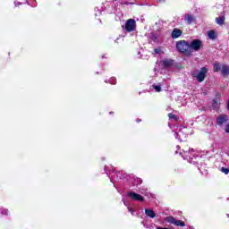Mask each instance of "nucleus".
<instances>
[{
  "label": "nucleus",
  "mask_w": 229,
  "mask_h": 229,
  "mask_svg": "<svg viewBox=\"0 0 229 229\" xmlns=\"http://www.w3.org/2000/svg\"><path fill=\"white\" fill-rule=\"evenodd\" d=\"M179 153L181 157H182L184 160H188L190 164H196V161H192V160L199 157V152L198 150H194L193 148L182 149V152H179Z\"/></svg>",
  "instance_id": "obj_1"
},
{
  "label": "nucleus",
  "mask_w": 229,
  "mask_h": 229,
  "mask_svg": "<svg viewBox=\"0 0 229 229\" xmlns=\"http://www.w3.org/2000/svg\"><path fill=\"white\" fill-rule=\"evenodd\" d=\"M207 72H208V68L202 67L200 70H193L191 72L192 78H195L199 83H203L205 78H207Z\"/></svg>",
  "instance_id": "obj_2"
},
{
  "label": "nucleus",
  "mask_w": 229,
  "mask_h": 229,
  "mask_svg": "<svg viewBox=\"0 0 229 229\" xmlns=\"http://www.w3.org/2000/svg\"><path fill=\"white\" fill-rule=\"evenodd\" d=\"M176 49L179 53H184L188 56L192 55V51H191L190 43L186 40H180L176 42Z\"/></svg>",
  "instance_id": "obj_3"
},
{
  "label": "nucleus",
  "mask_w": 229,
  "mask_h": 229,
  "mask_svg": "<svg viewBox=\"0 0 229 229\" xmlns=\"http://www.w3.org/2000/svg\"><path fill=\"white\" fill-rule=\"evenodd\" d=\"M111 170L108 171V166H105V171L107 176L110 178V182L114 183V182H119L123 177H121V172H116L114 174V175H110V171H113L114 173V166L110 167Z\"/></svg>",
  "instance_id": "obj_4"
},
{
  "label": "nucleus",
  "mask_w": 229,
  "mask_h": 229,
  "mask_svg": "<svg viewBox=\"0 0 229 229\" xmlns=\"http://www.w3.org/2000/svg\"><path fill=\"white\" fill-rule=\"evenodd\" d=\"M137 28V22L133 20V19H129L126 21L125 22V31H127L128 33H131V31H135Z\"/></svg>",
  "instance_id": "obj_5"
},
{
  "label": "nucleus",
  "mask_w": 229,
  "mask_h": 229,
  "mask_svg": "<svg viewBox=\"0 0 229 229\" xmlns=\"http://www.w3.org/2000/svg\"><path fill=\"white\" fill-rule=\"evenodd\" d=\"M201 46H203L201 39H193L190 43V51H199V49H201Z\"/></svg>",
  "instance_id": "obj_6"
},
{
  "label": "nucleus",
  "mask_w": 229,
  "mask_h": 229,
  "mask_svg": "<svg viewBox=\"0 0 229 229\" xmlns=\"http://www.w3.org/2000/svg\"><path fill=\"white\" fill-rule=\"evenodd\" d=\"M165 221H166V223H170L171 225H174V226H185V222L182 220H176V218L174 216H166Z\"/></svg>",
  "instance_id": "obj_7"
},
{
  "label": "nucleus",
  "mask_w": 229,
  "mask_h": 229,
  "mask_svg": "<svg viewBox=\"0 0 229 229\" xmlns=\"http://www.w3.org/2000/svg\"><path fill=\"white\" fill-rule=\"evenodd\" d=\"M229 121V116L228 114H220L216 117V124L217 126H219L220 128H222V126L224 124H226Z\"/></svg>",
  "instance_id": "obj_8"
},
{
  "label": "nucleus",
  "mask_w": 229,
  "mask_h": 229,
  "mask_svg": "<svg viewBox=\"0 0 229 229\" xmlns=\"http://www.w3.org/2000/svg\"><path fill=\"white\" fill-rule=\"evenodd\" d=\"M128 198H131L133 201H144V197L142 195L136 193L134 191H129L127 193Z\"/></svg>",
  "instance_id": "obj_9"
},
{
  "label": "nucleus",
  "mask_w": 229,
  "mask_h": 229,
  "mask_svg": "<svg viewBox=\"0 0 229 229\" xmlns=\"http://www.w3.org/2000/svg\"><path fill=\"white\" fill-rule=\"evenodd\" d=\"M174 137H175V139L180 140V142H183V140H185V139H187V133H185V131H183L182 130H179L178 131H175Z\"/></svg>",
  "instance_id": "obj_10"
},
{
  "label": "nucleus",
  "mask_w": 229,
  "mask_h": 229,
  "mask_svg": "<svg viewBox=\"0 0 229 229\" xmlns=\"http://www.w3.org/2000/svg\"><path fill=\"white\" fill-rule=\"evenodd\" d=\"M163 67H165V69L171 67V65H174V60H171V59H164L162 62H161Z\"/></svg>",
  "instance_id": "obj_11"
},
{
  "label": "nucleus",
  "mask_w": 229,
  "mask_h": 229,
  "mask_svg": "<svg viewBox=\"0 0 229 229\" xmlns=\"http://www.w3.org/2000/svg\"><path fill=\"white\" fill-rule=\"evenodd\" d=\"M145 215L147 217H150L151 219H155V217H157V213H155L153 209H149V208L145 209Z\"/></svg>",
  "instance_id": "obj_12"
},
{
  "label": "nucleus",
  "mask_w": 229,
  "mask_h": 229,
  "mask_svg": "<svg viewBox=\"0 0 229 229\" xmlns=\"http://www.w3.org/2000/svg\"><path fill=\"white\" fill-rule=\"evenodd\" d=\"M182 30L180 29H174L172 31V38H180L182 37Z\"/></svg>",
  "instance_id": "obj_13"
},
{
  "label": "nucleus",
  "mask_w": 229,
  "mask_h": 229,
  "mask_svg": "<svg viewBox=\"0 0 229 229\" xmlns=\"http://www.w3.org/2000/svg\"><path fill=\"white\" fill-rule=\"evenodd\" d=\"M184 21H185L186 24H192V22H194V16H192L191 14H186L184 16Z\"/></svg>",
  "instance_id": "obj_14"
},
{
  "label": "nucleus",
  "mask_w": 229,
  "mask_h": 229,
  "mask_svg": "<svg viewBox=\"0 0 229 229\" xmlns=\"http://www.w3.org/2000/svg\"><path fill=\"white\" fill-rule=\"evenodd\" d=\"M221 72L223 76H229V66L226 64H222Z\"/></svg>",
  "instance_id": "obj_15"
},
{
  "label": "nucleus",
  "mask_w": 229,
  "mask_h": 229,
  "mask_svg": "<svg viewBox=\"0 0 229 229\" xmlns=\"http://www.w3.org/2000/svg\"><path fill=\"white\" fill-rule=\"evenodd\" d=\"M220 105H221V102L219 101V99L217 98L213 99L212 106L214 110H219Z\"/></svg>",
  "instance_id": "obj_16"
},
{
  "label": "nucleus",
  "mask_w": 229,
  "mask_h": 229,
  "mask_svg": "<svg viewBox=\"0 0 229 229\" xmlns=\"http://www.w3.org/2000/svg\"><path fill=\"white\" fill-rule=\"evenodd\" d=\"M222 67H223V65H221V64L215 63L214 66H213L214 72H219V71H222Z\"/></svg>",
  "instance_id": "obj_17"
},
{
  "label": "nucleus",
  "mask_w": 229,
  "mask_h": 229,
  "mask_svg": "<svg viewBox=\"0 0 229 229\" xmlns=\"http://www.w3.org/2000/svg\"><path fill=\"white\" fill-rule=\"evenodd\" d=\"M140 193L143 196H146L147 198H154V195L152 193H149V191H148V190H146V189H141Z\"/></svg>",
  "instance_id": "obj_18"
},
{
  "label": "nucleus",
  "mask_w": 229,
  "mask_h": 229,
  "mask_svg": "<svg viewBox=\"0 0 229 229\" xmlns=\"http://www.w3.org/2000/svg\"><path fill=\"white\" fill-rule=\"evenodd\" d=\"M208 38H210L211 40H216V38H217V36L216 35V31L214 30H210L208 32Z\"/></svg>",
  "instance_id": "obj_19"
},
{
  "label": "nucleus",
  "mask_w": 229,
  "mask_h": 229,
  "mask_svg": "<svg viewBox=\"0 0 229 229\" xmlns=\"http://www.w3.org/2000/svg\"><path fill=\"white\" fill-rule=\"evenodd\" d=\"M216 24L223 26L225 24V16L216 18Z\"/></svg>",
  "instance_id": "obj_20"
},
{
  "label": "nucleus",
  "mask_w": 229,
  "mask_h": 229,
  "mask_svg": "<svg viewBox=\"0 0 229 229\" xmlns=\"http://www.w3.org/2000/svg\"><path fill=\"white\" fill-rule=\"evenodd\" d=\"M152 88L154 89V90L156 92H161V90H162V85H160V84H153Z\"/></svg>",
  "instance_id": "obj_21"
},
{
  "label": "nucleus",
  "mask_w": 229,
  "mask_h": 229,
  "mask_svg": "<svg viewBox=\"0 0 229 229\" xmlns=\"http://www.w3.org/2000/svg\"><path fill=\"white\" fill-rule=\"evenodd\" d=\"M105 83H110L111 85H115L117 83V80L115 79V77H113L108 81L106 80Z\"/></svg>",
  "instance_id": "obj_22"
},
{
  "label": "nucleus",
  "mask_w": 229,
  "mask_h": 229,
  "mask_svg": "<svg viewBox=\"0 0 229 229\" xmlns=\"http://www.w3.org/2000/svg\"><path fill=\"white\" fill-rule=\"evenodd\" d=\"M123 204L125 205V207H127L129 212L131 214V216H135V209L130 208V206H128V202L123 200Z\"/></svg>",
  "instance_id": "obj_23"
},
{
  "label": "nucleus",
  "mask_w": 229,
  "mask_h": 229,
  "mask_svg": "<svg viewBox=\"0 0 229 229\" xmlns=\"http://www.w3.org/2000/svg\"><path fill=\"white\" fill-rule=\"evenodd\" d=\"M142 183V179L137 177L134 179V185H140Z\"/></svg>",
  "instance_id": "obj_24"
},
{
  "label": "nucleus",
  "mask_w": 229,
  "mask_h": 229,
  "mask_svg": "<svg viewBox=\"0 0 229 229\" xmlns=\"http://www.w3.org/2000/svg\"><path fill=\"white\" fill-rule=\"evenodd\" d=\"M221 173H224V174H229V169L225 167L221 168Z\"/></svg>",
  "instance_id": "obj_25"
},
{
  "label": "nucleus",
  "mask_w": 229,
  "mask_h": 229,
  "mask_svg": "<svg viewBox=\"0 0 229 229\" xmlns=\"http://www.w3.org/2000/svg\"><path fill=\"white\" fill-rule=\"evenodd\" d=\"M95 15H96V17H98V15H101V10H99V9H95Z\"/></svg>",
  "instance_id": "obj_26"
},
{
  "label": "nucleus",
  "mask_w": 229,
  "mask_h": 229,
  "mask_svg": "<svg viewBox=\"0 0 229 229\" xmlns=\"http://www.w3.org/2000/svg\"><path fill=\"white\" fill-rule=\"evenodd\" d=\"M162 50L160 49V48H156L155 50H154V55H160V52H161Z\"/></svg>",
  "instance_id": "obj_27"
},
{
  "label": "nucleus",
  "mask_w": 229,
  "mask_h": 229,
  "mask_svg": "<svg viewBox=\"0 0 229 229\" xmlns=\"http://www.w3.org/2000/svg\"><path fill=\"white\" fill-rule=\"evenodd\" d=\"M2 214H3V216H8V214H9L8 209H3Z\"/></svg>",
  "instance_id": "obj_28"
},
{
  "label": "nucleus",
  "mask_w": 229,
  "mask_h": 229,
  "mask_svg": "<svg viewBox=\"0 0 229 229\" xmlns=\"http://www.w3.org/2000/svg\"><path fill=\"white\" fill-rule=\"evenodd\" d=\"M169 119H176V115L173 114H168Z\"/></svg>",
  "instance_id": "obj_29"
},
{
  "label": "nucleus",
  "mask_w": 229,
  "mask_h": 229,
  "mask_svg": "<svg viewBox=\"0 0 229 229\" xmlns=\"http://www.w3.org/2000/svg\"><path fill=\"white\" fill-rule=\"evenodd\" d=\"M225 133H229V123L225 127Z\"/></svg>",
  "instance_id": "obj_30"
},
{
  "label": "nucleus",
  "mask_w": 229,
  "mask_h": 229,
  "mask_svg": "<svg viewBox=\"0 0 229 229\" xmlns=\"http://www.w3.org/2000/svg\"><path fill=\"white\" fill-rule=\"evenodd\" d=\"M147 229H155V227L153 225H148Z\"/></svg>",
  "instance_id": "obj_31"
},
{
  "label": "nucleus",
  "mask_w": 229,
  "mask_h": 229,
  "mask_svg": "<svg viewBox=\"0 0 229 229\" xmlns=\"http://www.w3.org/2000/svg\"><path fill=\"white\" fill-rule=\"evenodd\" d=\"M15 6H19V4H21V3H14Z\"/></svg>",
  "instance_id": "obj_32"
},
{
  "label": "nucleus",
  "mask_w": 229,
  "mask_h": 229,
  "mask_svg": "<svg viewBox=\"0 0 229 229\" xmlns=\"http://www.w3.org/2000/svg\"><path fill=\"white\" fill-rule=\"evenodd\" d=\"M175 155H178V150L175 151Z\"/></svg>",
  "instance_id": "obj_33"
},
{
  "label": "nucleus",
  "mask_w": 229,
  "mask_h": 229,
  "mask_svg": "<svg viewBox=\"0 0 229 229\" xmlns=\"http://www.w3.org/2000/svg\"><path fill=\"white\" fill-rule=\"evenodd\" d=\"M176 148H177V149H180V146H177Z\"/></svg>",
  "instance_id": "obj_34"
},
{
  "label": "nucleus",
  "mask_w": 229,
  "mask_h": 229,
  "mask_svg": "<svg viewBox=\"0 0 229 229\" xmlns=\"http://www.w3.org/2000/svg\"><path fill=\"white\" fill-rule=\"evenodd\" d=\"M137 123H140V120H137Z\"/></svg>",
  "instance_id": "obj_35"
}]
</instances>
